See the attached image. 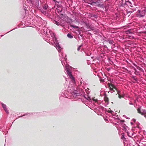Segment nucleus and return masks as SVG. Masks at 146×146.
<instances>
[{
	"instance_id": "c85d7f7f",
	"label": "nucleus",
	"mask_w": 146,
	"mask_h": 146,
	"mask_svg": "<svg viewBox=\"0 0 146 146\" xmlns=\"http://www.w3.org/2000/svg\"><path fill=\"white\" fill-rule=\"evenodd\" d=\"M108 113H110L111 114H112V113L113 112V111L111 110H109L108 111Z\"/></svg>"
},
{
	"instance_id": "6ab92c4d",
	"label": "nucleus",
	"mask_w": 146,
	"mask_h": 146,
	"mask_svg": "<svg viewBox=\"0 0 146 146\" xmlns=\"http://www.w3.org/2000/svg\"><path fill=\"white\" fill-rule=\"evenodd\" d=\"M67 37L70 38H72L73 37V36L70 33H68L67 35Z\"/></svg>"
},
{
	"instance_id": "ddd939ff",
	"label": "nucleus",
	"mask_w": 146,
	"mask_h": 146,
	"mask_svg": "<svg viewBox=\"0 0 146 146\" xmlns=\"http://www.w3.org/2000/svg\"><path fill=\"white\" fill-rule=\"evenodd\" d=\"M131 77L133 80H135L134 82L133 81V83H135L136 82L138 83V80L136 76L131 75Z\"/></svg>"
},
{
	"instance_id": "4c0bfd02",
	"label": "nucleus",
	"mask_w": 146,
	"mask_h": 146,
	"mask_svg": "<svg viewBox=\"0 0 146 146\" xmlns=\"http://www.w3.org/2000/svg\"><path fill=\"white\" fill-rule=\"evenodd\" d=\"M104 48H107V49H108V47L106 46V45H104Z\"/></svg>"
},
{
	"instance_id": "b1692460",
	"label": "nucleus",
	"mask_w": 146,
	"mask_h": 146,
	"mask_svg": "<svg viewBox=\"0 0 146 146\" xmlns=\"http://www.w3.org/2000/svg\"><path fill=\"white\" fill-rule=\"evenodd\" d=\"M15 29V28L13 29L12 30H11V31H9L8 32H7L5 34H4V35H1L0 36H1V37H2V36H3L4 35H5V34H6L7 33H9L10 32V31H13V30H14Z\"/></svg>"
},
{
	"instance_id": "72a5a7b5",
	"label": "nucleus",
	"mask_w": 146,
	"mask_h": 146,
	"mask_svg": "<svg viewBox=\"0 0 146 146\" xmlns=\"http://www.w3.org/2000/svg\"><path fill=\"white\" fill-rule=\"evenodd\" d=\"M81 46H79L78 47V48H77V50L79 51L80 49V48Z\"/></svg>"
},
{
	"instance_id": "aec40b11",
	"label": "nucleus",
	"mask_w": 146,
	"mask_h": 146,
	"mask_svg": "<svg viewBox=\"0 0 146 146\" xmlns=\"http://www.w3.org/2000/svg\"><path fill=\"white\" fill-rule=\"evenodd\" d=\"M104 100L106 102H107L108 104L109 102V100H108V97H106V96L104 97Z\"/></svg>"
},
{
	"instance_id": "20e7f679",
	"label": "nucleus",
	"mask_w": 146,
	"mask_h": 146,
	"mask_svg": "<svg viewBox=\"0 0 146 146\" xmlns=\"http://www.w3.org/2000/svg\"><path fill=\"white\" fill-rule=\"evenodd\" d=\"M146 12V8H142L141 10H139L137 12L136 16L141 18L143 17L145 15Z\"/></svg>"
},
{
	"instance_id": "de8ad7c7",
	"label": "nucleus",
	"mask_w": 146,
	"mask_h": 146,
	"mask_svg": "<svg viewBox=\"0 0 146 146\" xmlns=\"http://www.w3.org/2000/svg\"><path fill=\"white\" fill-rule=\"evenodd\" d=\"M130 123L131 124V125H133V123L132 122H130Z\"/></svg>"
},
{
	"instance_id": "39448f33",
	"label": "nucleus",
	"mask_w": 146,
	"mask_h": 146,
	"mask_svg": "<svg viewBox=\"0 0 146 146\" xmlns=\"http://www.w3.org/2000/svg\"><path fill=\"white\" fill-rule=\"evenodd\" d=\"M57 11L59 14V17L61 19H63L64 15L62 13V8L61 6H57L56 8Z\"/></svg>"
},
{
	"instance_id": "a18cd8bd",
	"label": "nucleus",
	"mask_w": 146,
	"mask_h": 146,
	"mask_svg": "<svg viewBox=\"0 0 146 146\" xmlns=\"http://www.w3.org/2000/svg\"><path fill=\"white\" fill-rule=\"evenodd\" d=\"M133 11H130V12H127V14H128V13H129V12H131V13H132L133 12Z\"/></svg>"
},
{
	"instance_id": "f257e3e1",
	"label": "nucleus",
	"mask_w": 146,
	"mask_h": 146,
	"mask_svg": "<svg viewBox=\"0 0 146 146\" xmlns=\"http://www.w3.org/2000/svg\"><path fill=\"white\" fill-rule=\"evenodd\" d=\"M40 31L41 34L45 35L46 36L45 37H47V39L46 38H44V40L46 41L47 42H51L50 40L51 41H53V43L55 45V47L56 49L58 50V52H60L62 48L60 46L59 42L55 37L54 33L50 31L49 29L45 28L42 29Z\"/></svg>"
},
{
	"instance_id": "393cba45",
	"label": "nucleus",
	"mask_w": 146,
	"mask_h": 146,
	"mask_svg": "<svg viewBox=\"0 0 146 146\" xmlns=\"http://www.w3.org/2000/svg\"><path fill=\"white\" fill-rule=\"evenodd\" d=\"M67 20L68 21V23H69L70 22H72V19H70V18H68L67 19Z\"/></svg>"
},
{
	"instance_id": "e433bc0d",
	"label": "nucleus",
	"mask_w": 146,
	"mask_h": 146,
	"mask_svg": "<svg viewBox=\"0 0 146 146\" xmlns=\"http://www.w3.org/2000/svg\"><path fill=\"white\" fill-rule=\"evenodd\" d=\"M120 91L119 90H117V94H118V95L119 94V93H120Z\"/></svg>"
},
{
	"instance_id": "37998d69",
	"label": "nucleus",
	"mask_w": 146,
	"mask_h": 146,
	"mask_svg": "<svg viewBox=\"0 0 146 146\" xmlns=\"http://www.w3.org/2000/svg\"><path fill=\"white\" fill-rule=\"evenodd\" d=\"M91 54V53H90V54H87V55L88 56H90V54Z\"/></svg>"
},
{
	"instance_id": "473e14b6",
	"label": "nucleus",
	"mask_w": 146,
	"mask_h": 146,
	"mask_svg": "<svg viewBox=\"0 0 146 146\" xmlns=\"http://www.w3.org/2000/svg\"><path fill=\"white\" fill-rule=\"evenodd\" d=\"M123 117H126L127 119H130V118L129 117H126V116L125 115H123Z\"/></svg>"
},
{
	"instance_id": "09e8293b",
	"label": "nucleus",
	"mask_w": 146,
	"mask_h": 146,
	"mask_svg": "<svg viewBox=\"0 0 146 146\" xmlns=\"http://www.w3.org/2000/svg\"><path fill=\"white\" fill-rule=\"evenodd\" d=\"M123 128L125 129H126L125 127H123Z\"/></svg>"
},
{
	"instance_id": "4be33fe9",
	"label": "nucleus",
	"mask_w": 146,
	"mask_h": 146,
	"mask_svg": "<svg viewBox=\"0 0 146 146\" xmlns=\"http://www.w3.org/2000/svg\"><path fill=\"white\" fill-rule=\"evenodd\" d=\"M105 53H102L100 54V56L102 58H104V54H105Z\"/></svg>"
},
{
	"instance_id": "1a4fd4ad",
	"label": "nucleus",
	"mask_w": 146,
	"mask_h": 146,
	"mask_svg": "<svg viewBox=\"0 0 146 146\" xmlns=\"http://www.w3.org/2000/svg\"><path fill=\"white\" fill-rule=\"evenodd\" d=\"M81 93L82 94H81V95H82L87 100L89 101H91V98H90V97L89 96V95H87V96L85 94V92L84 91L82 90V92L80 91Z\"/></svg>"
},
{
	"instance_id": "a211bd4d",
	"label": "nucleus",
	"mask_w": 146,
	"mask_h": 146,
	"mask_svg": "<svg viewBox=\"0 0 146 146\" xmlns=\"http://www.w3.org/2000/svg\"><path fill=\"white\" fill-rule=\"evenodd\" d=\"M33 113H26L25 114H24L23 115H21V116H19V117H23V116H25L26 115H29V116L30 115H31Z\"/></svg>"
},
{
	"instance_id": "412c9836",
	"label": "nucleus",
	"mask_w": 146,
	"mask_h": 146,
	"mask_svg": "<svg viewBox=\"0 0 146 146\" xmlns=\"http://www.w3.org/2000/svg\"><path fill=\"white\" fill-rule=\"evenodd\" d=\"M54 23L58 26H59L60 25V23L56 21H54Z\"/></svg>"
},
{
	"instance_id": "7ed1b4c3",
	"label": "nucleus",
	"mask_w": 146,
	"mask_h": 146,
	"mask_svg": "<svg viewBox=\"0 0 146 146\" xmlns=\"http://www.w3.org/2000/svg\"><path fill=\"white\" fill-rule=\"evenodd\" d=\"M67 90L69 93H70L72 95H74V97L81 96V94H82L80 92V91L82 92V89L76 90L74 87L73 86H69L68 87Z\"/></svg>"
},
{
	"instance_id": "8fccbe9b",
	"label": "nucleus",
	"mask_w": 146,
	"mask_h": 146,
	"mask_svg": "<svg viewBox=\"0 0 146 146\" xmlns=\"http://www.w3.org/2000/svg\"><path fill=\"white\" fill-rule=\"evenodd\" d=\"M133 135V133H132L131 135Z\"/></svg>"
},
{
	"instance_id": "f704fd0d",
	"label": "nucleus",
	"mask_w": 146,
	"mask_h": 146,
	"mask_svg": "<svg viewBox=\"0 0 146 146\" xmlns=\"http://www.w3.org/2000/svg\"><path fill=\"white\" fill-rule=\"evenodd\" d=\"M129 1V0H125V3L124 4V5H125V4H126L127 3V2Z\"/></svg>"
},
{
	"instance_id": "c9c22d12",
	"label": "nucleus",
	"mask_w": 146,
	"mask_h": 146,
	"mask_svg": "<svg viewBox=\"0 0 146 146\" xmlns=\"http://www.w3.org/2000/svg\"><path fill=\"white\" fill-rule=\"evenodd\" d=\"M120 121L121 122V123H122L124 122V120H120Z\"/></svg>"
},
{
	"instance_id": "79ce46f5",
	"label": "nucleus",
	"mask_w": 146,
	"mask_h": 146,
	"mask_svg": "<svg viewBox=\"0 0 146 146\" xmlns=\"http://www.w3.org/2000/svg\"><path fill=\"white\" fill-rule=\"evenodd\" d=\"M124 135H122V137H121V138L122 139H123V138H124Z\"/></svg>"
},
{
	"instance_id": "f8f14e48",
	"label": "nucleus",
	"mask_w": 146,
	"mask_h": 146,
	"mask_svg": "<svg viewBox=\"0 0 146 146\" xmlns=\"http://www.w3.org/2000/svg\"><path fill=\"white\" fill-rule=\"evenodd\" d=\"M105 41L107 42H108L109 44H110L111 45H112L113 46H115V44H114V42L113 40H109L108 39H107V40H106Z\"/></svg>"
},
{
	"instance_id": "0eeeda50",
	"label": "nucleus",
	"mask_w": 146,
	"mask_h": 146,
	"mask_svg": "<svg viewBox=\"0 0 146 146\" xmlns=\"http://www.w3.org/2000/svg\"><path fill=\"white\" fill-rule=\"evenodd\" d=\"M39 5V0H34L31 6L34 8H38Z\"/></svg>"
},
{
	"instance_id": "f3484780",
	"label": "nucleus",
	"mask_w": 146,
	"mask_h": 146,
	"mask_svg": "<svg viewBox=\"0 0 146 146\" xmlns=\"http://www.w3.org/2000/svg\"><path fill=\"white\" fill-rule=\"evenodd\" d=\"M125 5H127L128 6H129L131 8L133 7L132 5V4L131 3V2H130L129 1H128Z\"/></svg>"
},
{
	"instance_id": "58836bf2",
	"label": "nucleus",
	"mask_w": 146,
	"mask_h": 146,
	"mask_svg": "<svg viewBox=\"0 0 146 146\" xmlns=\"http://www.w3.org/2000/svg\"><path fill=\"white\" fill-rule=\"evenodd\" d=\"M129 104L130 105H133V104L131 102H130L129 103Z\"/></svg>"
},
{
	"instance_id": "dca6fc26",
	"label": "nucleus",
	"mask_w": 146,
	"mask_h": 146,
	"mask_svg": "<svg viewBox=\"0 0 146 146\" xmlns=\"http://www.w3.org/2000/svg\"><path fill=\"white\" fill-rule=\"evenodd\" d=\"M43 9L46 11L47 10L48 8V6L47 4H45L42 7Z\"/></svg>"
},
{
	"instance_id": "2f4dec72",
	"label": "nucleus",
	"mask_w": 146,
	"mask_h": 146,
	"mask_svg": "<svg viewBox=\"0 0 146 146\" xmlns=\"http://www.w3.org/2000/svg\"><path fill=\"white\" fill-rule=\"evenodd\" d=\"M86 91V93L87 94V95H89V91H88V90H85Z\"/></svg>"
},
{
	"instance_id": "423d86ee",
	"label": "nucleus",
	"mask_w": 146,
	"mask_h": 146,
	"mask_svg": "<svg viewBox=\"0 0 146 146\" xmlns=\"http://www.w3.org/2000/svg\"><path fill=\"white\" fill-rule=\"evenodd\" d=\"M136 68L137 69L135 68L134 69L135 70L134 73L135 74L140 76L141 74L143 73L144 71L141 67L137 66Z\"/></svg>"
},
{
	"instance_id": "9d476101",
	"label": "nucleus",
	"mask_w": 146,
	"mask_h": 146,
	"mask_svg": "<svg viewBox=\"0 0 146 146\" xmlns=\"http://www.w3.org/2000/svg\"><path fill=\"white\" fill-rule=\"evenodd\" d=\"M1 104L2 107L3 108L6 113L7 114H9V111L7 108V106L6 105L2 102L1 103Z\"/></svg>"
},
{
	"instance_id": "c03bdc74",
	"label": "nucleus",
	"mask_w": 146,
	"mask_h": 146,
	"mask_svg": "<svg viewBox=\"0 0 146 146\" xmlns=\"http://www.w3.org/2000/svg\"><path fill=\"white\" fill-rule=\"evenodd\" d=\"M128 136L130 137H131V136L129 135V133H128Z\"/></svg>"
},
{
	"instance_id": "c756f323",
	"label": "nucleus",
	"mask_w": 146,
	"mask_h": 146,
	"mask_svg": "<svg viewBox=\"0 0 146 146\" xmlns=\"http://www.w3.org/2000/svg\"><path fill=\"white\" fill-rule=\"evenodd\" d=\"M118 97L119 98H123L124 97V96H121L120 94H119L118 95Z\"/></svg>"
},
{
	"instance_id": "9b49d317",
	"label": "nucleus",
	"mask_w": 146,
	"mask_h": 146,
	"mask_svg": "<svg viewBox=\"0 0 146 146\" xmlns=\"http://www.w3.org/2000/svg\"><path fill=\"white\" fill-rule=\"evenodd\" d=\"M110 92L112 93L114 92V91L113 90V89H115V90H117L116 88H115L114 86L112 84H111L110 85Z\"/></svg>"
},
{
	"instance_id": "a878e982",
	"label": "nucleus",
	"mask_w": 146,
	"mask_h": 146,
	"mask_svg": "<svg viewBox=\"0 0 146 146\" xmlns=\"http://www.w3.org/2000/svg\"><path fill=\"white\" fill-rule=\"evenodd\" d=\"M34 1V0H32L29 3L30 4V5L31 6V5H32V4L33 3V1Z\"/></svg>"
},
{
	"instance_id": "a19ab883",
	"label": "nucleus",
	"mask_w": 146,
	"mask_h": 146,
	"mask_svg": "<svg viewBox=\"0 0 146 146\" xmlns=\"http://www.w3.org/2000/svg\"><path fill=\"white\" fill-rule=\"evenodd\" d=\"M82 83H83V82H82V81H80V85H82Z\"/></svg>"
},
{
	"instance_id": "ea45409f",
	"label": "nucleus",
	"mask_w": 146,
	"mask_h": 146,
	"mask_svg": "<svg viewBox=\"0 0 146 146\" xmlns=\"http://www.w3.org/2000/svg\"><path fill=\"white\" fill-rule=\"evenodd\" d=\"M133 121L134 122H135V121H136V119H133Z\"/></svg>"
},
{
	"instance_id": "603ef678",
	"label": "nucleus",
	"mask_w": 146,
	"mask_h": 146,
	"mask_svg": "<svg viewBox=\"0 0 146 146\" xmlns=\"http://www.w3.org/2000/svg\"><path fill=\"white\" fill-rule=\"evenodd\" d=\"M0 129V131H1V129Z\"/></svg>"
},
{
	"instance_id": "4468645a",
	"label": "nucleus",
	"mask_w": 146,
	"mask_h": 146,
	"mask_svg": "<svg viewBox=\"0 0 146 146\" xmlns=\"http://www.w3.org/2000/svg\"><path fill=\"white\" fill-rule=\"evenodd\" d=\"M40 10L41 12L43 14L45 15L46 14V11L40 7H38V8Z\"/></svg>"
},
{
	"instance_id": "7c9ffc66",
	"label": "nucleus",
	"mask_w": 146,
	"mask_h": 146,
	"mask_svg": "<svg viewBox=\"0 0 146 146\" xmlns=\"http://www.w3.org/2000/svg\"><path fill=\"white\" fill-rule=\"evenodd\" d=\"M54 2H56L58 3L60 2V0H53Z\"/></svg>"
},
{
	"instance_id": "49530a36",
	"label": "nucleus",
	"mask_w": 146,
	"mask_h": 146,
	"mask_svg": "<svg viewBox=\"0 0 146 146\" xmlns=\"http://www.w3.org/2000/svg\"><path fill=\"white\" fill-rule=\"evenodd\" d=\"M64 96H65V97H66L67 98H68V97H67L65 94H64Z\"/></svg>"
},
{
	"instance_id": "cd10ccee",
	"label": "nucleus",
	"mask_w": 146,
	"mask_h": 146,
	"mask_svg": "<svg viewBox=\"0 0 146 146\" xmlns=\"http://www.w3.org/2000/svg\"><path fill=\"white\" fill-rule=\"evenodd\" d=\"M71 26L74 28H78L79 27L78 26H75L74 25H71Z\"/></svg>"
},
{
	"instance_id": "3c124183",
	"label": "nucleus",
	"mask_w": 146,
	"mask_h": 146,
	"mask_svg": "<svg viewBox=\"0 0 146 146\" xmlns=\"http://www.w3.org/2000/svg\"><path fill=\"white\" fill-rule=\"evenodd\" d=\"M39 17V19H41V18H40V17Z\"/></svg>"
},
{
	"instance_id": "f03ea898",
	"label": "nucleus",
	"mask_w": 146,
	"mask_h": 146,
	"mask_svg": "<svg viewBox=\"0 0 146 146\" xmlns=\"http://www.w3.org/2000/svg\"><path fill=\"white\" fill-rule=\"evenodd\" d=\"M60 52H61V51ZM59 56L61 58L60 59V60L61 61L62 65L64 67H65V71L70 78L71 82L74 85L75 84V78L72 75L71 72L70 71V68L71 67L67 64L66 62L67 60L66 55L65 54H63L62 52H60L59 54Z\"/></svg>"
},
{
	"instance_id": "5701e85b",
	"label": "nucleus",
	"mask_w": 146,
	"mask_h": 146,
	"mask_svg": "<svg viewBox=\"0 0 146 146\" xmlns=\"http://www.w3.org/2000/svg\"><path fill=\"white\" fill-rule=\"evenodd\" d=\"M126 32H127V34H131L132 33V32H131L130 30H128L126 31Z\"/></svg>"
},
{
	"instance_id": "2eb2a0df",
	"label": "nucleus",
	"mask_w": 146,
	"mask_h": 146,
	"mask_svg": "<svg viewBox=\"0 0 146 146\" xmlns=\"http://www.w3.org/2000/svg\"><path fill=\"white\" fill-rule=\"evenodd\" d=\"M88 1L90 2V3H89V4H90L91 5H94V4H96L97 2L95 1V0H88Z\"/></svg>"
},
{
	"instance_id": "bb28decb",
	"label": "nucleus",
	"mask_w": 146,
	"mask_h": 146,
	"mask_svg": "<svg viewBox=\"0 0 146 146\" xmlns=\"http://www.w3.org/2000/svg\"><path fill=\"white\" fill-rule=\"evenodd\" d=\"M92 100L93 101L96 102L97 101V99H95L94 98H92V99H91V101H90L92 102Z\"/></svg>"
},
{
	"instance_id": "6e6552de",
	"label": "nucleus",
	"mask_w": 146,
	"mask_h": 146,
	"mask_svg": "<svg viewBox=\"0 0 146 146\" xmlns=\"http://www.w3.org/2000/svg\"><path fill=\"white\" fill-rule=\"evenodd\" d=\"M83 23L85 24L86 28L87 29H90V30H88L89 31H90L91 30H94V27H92L90 25L89 23L87 22L86 21H84Z\"/></svg>"
}]
</instances>
